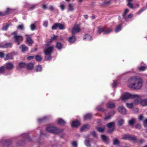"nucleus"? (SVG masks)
Returning <instances> with one entry per match:
<instances>
[{
	"mask_svg": "<svg viewBox=\"0 0 147 147\" xmlns=\"http://www.w3.org/2000/svg\"><path fill=\"white\" fill-rule=\"evenodd\" d=\"M143 81L142 78L137 76H132L128 79L127 82L128 86L131 88L139 89L142 86Z\"/></svg>",
	"mask_w": 147,
	"mask_h": 147,
	"instance_id": "obj_1",
	"label": "nucleus"
},
{
	"mask_svg": "<svg viewBox=\"0 0 147 147\" xmlns=\"http://www.w3.org/2000/svg\"><path fill=\"white\" fill-rule=\"evenodd\" d=\"M138 95L133 94H132L126 92L121 97V98L122 100H124L129 98H134V103L135 105H138V98H139Z\"/></svg>",
	"mask_w": 147,
	"mask_h": 147,
	"instance_id": "obj_2",
	"label": "nucleus"
},
{
	"mask_svg": "<svg viewBox=\"0 0 147 147\" xmlns=\"http://www.w3.org/2000/svg\"><path fill=\"white\" fill-rule=\"evenodd\" d=\"M13 35V39L14 42L18 45H19L23 40V38L22 36L18 35L17 31H15L11 34Z\"/></svg>",
	"mask_w": 147,
	"mask_h": 147,
	"instance_id": "obj_3",
	"label": "nucleus"
},
{
	"mask_svg": "<svg viewBox=\"0 0 147 147\" xmlns=\"http://www.w3.org/2000/svg\"><path fill=\"white\" fill-rule=\"evenodd\" d=\"M46 129L47 131L55 134L60 133H62L63 135L65 134L63 133V130L58 129L54 127L51 126L47 127Z\"/></svg>",
	"mask_w": 147,
	"mask_h": 147,
	"instance_id": "obj_4",
	"label": "nucleus"
},
{
	"mask_svg": "<svg viewBox=\"0 0 147 147\" xmlns=\"http://www.w3.org/2000/svg\"><path fill=\"white\" fill-rule=\"evenodd\" d=\"M80 25L78 24H75L72 29L71 32L73 35H74L80 32Z\"/></svg>",
	"mask_w": 147,
	"mask_h": 147,
	"instance_id": "obj_5",
	"label": "nucleus"
},
{
	"mask_svg": "<svg viewBox=\"0 0 147 147\" xmlns=\"http://www.w3.org/2000/svg\"><path fill=\"white\" fill-rule=\"evenodd\" d=\"M58 28L60 30H63L65 29V25L60 23H56L52 27L53 30H56Z\"/></svg>",
	"mask_w": 147,
	"mask_h": 147,
	"instance_id": "obj_6",
	"label": "nucleus"
},
{
	"mask_svg": "<svg viewBox=\"0 0 147 147\" xmlns=\"http://www.w3.org/2000/svg\"><path fill=\"white\" fill-rule=\"evenodd\" d=\"M115 123L111 122L108 123L107 125V126L109 128L108 132L109 133H111L113 132L115 129Z\"/></svg>",
	"mask_w": 147,
	"mask_h": 147,
	"instance_id": "obj_7",
	"label": "nucleus"
},
{
	"mask_svg": "<svg viewBox=\"0 0 147 147\" xmlns=\"http://www.w3.org/2000/svg\"><path fill=\"white\" fill-rule=\"evenodd\" d=\"M53 49V46H51L46 48L44 51V52L45 55H51Z\"/></svg>",
	"mask_w": 147,
	"mask_h": 147,
	"instance_id": "obj_8",
	"label": "nucleus"
},
{
	"mask_svg": "<svg viewBox=\"0 0 147 147\" xmlns=\"http://www.w3.org/2000/svg\"><path fill=\"white\" fill-rule=\"evenodd\" d=\"M139 98H138V104L140 103V104L143 106H146L147 105V98H145L144 99H141V96L138 95Z\"/></svg>",
	"mask_w": 147,
	"mask_h": 147,
	"instance_id": "obj_9",
	"label": "nucleus"
},
{
	"mask_svg": "<svg viewBox=\"0 0 147 147\" xmlns=\"http://www.w3.org/2000/svg\"><path fill=\"white\" fill-rule=\"evenodd\" d=\"M12 46V43L10 42L6 43L5 44H0V48H11Z\"/></svg>",
	"mask_w": 147,
	"mask_h": 147,
	"instance_id": "obj_10",
	"label": "nucleus"
},
{
	"mask_svg": "<svg viewBox=\"0 0 147 147\" xmlns=\"http://www.w3.org/2000/svg\"><path fill=\"white\" fill-rule=\"evenodd\" d=\"M119 112L122 114H125L126 113V110L125 108L123 106H120L118 108Z\"/></svg>",
	"mask_w": 147,
	"mask_h": 147,
	"instance_id": "obj_11",
	"label": "nucleus"
},
{
	"mask_svg": "<svg viewBox=\"0 0 147 147\" xmlns=\"http://www.w3.org/2000/svg\"><path fill=\"white\" fill-rule=\"evenodd\" d=\"M5 67L9 70L12 69L14 67L13 64L11 63H7L5 64Z\"/></svg>",
	"mask_w": 147,
	"mask_h": 147,
	"instance_id": "obj_12",
	"label": "nucleus"
},
{
	"mask_svg": "<svg viewBox=\"0 0 147 147\" xmlns=\"http://www.w3.org/2000/svg\"><path fill=\"white\" fill-rule=\"evenodd\" d=\"M133 14L132 13H129L127 16H125L123 17V18H124L125 20L128 22L129 20H131V18L133 17Z\"/></svg>",
	"mask_w": 147,
	"mask_h": 147,
	"instance_id": "obj_13",
	"label": "nucleus"
},
{
	"mask_svg": "<svg viewBox=\"0 0 147 147\" xmlns=\"http://www.w3.org/2000/svg\"><path fill=\"white\" fill-rule=\"evenodd\" d=\"M27 64L25 63L21 62L19 63L18 65L17 66V68L19 69L20 68H24L26 67Z\"/></svg>",
	"mask_w": 147,
	"mask_h": 147,
	"instance_id": "obj_14",
	"label": "nucleus"
},
{
	"mask_svg": "<svg viewBox=\"0 0 147 147\" xmlns=\"http://www.w3.org/2000/svg\"><path fill=\"white\" fill-rule=\"evenodd\" d=\"M107 107L108 108L113 109L115 107V105L113 102H109L107 104Z\"/></svg>",
	"mask_w": 147,
	"mask_h": 147,
	"instance_id": "obj_15",
	"label": "nucleus"
},
{
	"mask_svg": "<svg viewBox=\"0 0 147 147\" xmlns=\"http://www.w3.org/2000/svg\"><path fill=\"white\" fill-rule=\"evenodd\" d=\"M20 48L21 49L23 52L27 51L28 49V48L24 45H22L20 47Z\"/></svg>",
	"mask_w": 147,
	"mask_h": 147,
	"instance_id": "obj_16",
	"label": "nucleus"
},
{
	"mask_svg": "<svg viewBox=\"0 0 147 147\" xmlns=\"http://www.w3.org/2000/svg\"><path fill=\"white\" fill-rule=\"evenodd\" d=\"M89 128L90 126L88 124H85L81 128L80 130L81 131H83L86 129H89Z\"/></svg>",
	"mask_w": 147,
	"mask_h": 147,
	"instance_id": "obj_17",
	"label": "nucleus"
},
{
	"mask_svg": "<svg viewBox=\"0 0 147 147\" xmlns=\"http://www.w3.org/2000/svg\"><path fill=\"white\" fill-rule=\"evenodd\" d=\"M105 30V27H101L99 26L98 27L97 32L98 33L100 34L102 32L104 33V31Z\"/></svg>",
	"mask_w": 147,
	"mask_h": 147,
	"instance_id": "obj_18",
	"label": "nucleus"
},
{
	"mask_svg": "<svg viewBox=\"0 0 147 147\" xmlns=\"http://www.w3.org/2000/svg\"><path fill=\"white\" fill-rule=\"evenodd\" d=\"M25 36H27L26 38V40L27 42L29 44H32L33 42V41L31 38L28 35L26 34Z\"/></svg>",
	"mask_w": 147,
	"mask_h": 147,
	"instance_id": "obj_19",
	"label": "nucleus"
},
{
	"mask_svg": "<svg viewBox=\"0 0 147 147\" xmlns=\"http://www.w3.org/2000/svg\"><path fill=\"white\" fill-rule=\"evenodd\" d=\"M92 117V115L91 113H88L85 115L84 116V120H89L91 119Z\"/></svg>",
	"mask_w": 147,
	"mask_h": 147,
	"instance_id": "obj_20",
	"label": "nucleus"
},
{
	"mask_svg": "<svg viewBox=\"0 0 147 147\" xmlns=\"http://www.w3.org/2000/svg\"><path fill=\"white\" fill-rule=\"evenodd\" d=\"M80 123L78 121H74L71 123V125L72 126L76 127L79 125Z\"/></svg>",
	"mask_w": 147,
	"mask_h": 147,
	"instance_id": "obj_21",
	"label": "nucleus"
},
{
	"mask_svg": "<svg viewBox=\"0 0 147 147\" xmlns=\"http://www.w3.org/2000/svg\"><path fill=\"white\" fill-rule=\"evenodd\" d=\"M112 31V29L111 28H109L107 29H106V28L105 27V30L104 31V34H107L110 33Z\"/></svg>",
	"mask_w": 147,
	"mask_h": 147,
	"instance_id": "obj_22",
	"label": "nucleus"
},
{
	"mask_svg": "<svg viewBox=\"0 0 147 147\" xmlns=\"http://www.w3.org/2000/svg\"><path fill=\"white\" fill-rule=\"evenodd\" d=\"M33 63H30L27 64L26 67L28 70H30L32 69L33 68Z\"/></svg>",
	"mask_w": 147,
	"mask_h": 147,
	"instance_id": "obj_23",
	"label": "nucleus"
},
{
	"mask_svg": "<svg viewBox=\"0 0 147 147\" xmlns=\"http://www.w3.org/2000/svg\"><path fill=\"white\" fill-rule=\"evenodd\" d=\"M137 139L136 136H130L129 140H131L134 142H136Z\"/></svg>",
	"mask_w": 147,
	"mask_h": 147,
	"instance_id": "obj_24",
	"label": "nucleus"
},
{
	"mask_svg": "<svg viewBox=\"0 0 147 147\" xmlns=\"http://www.w3.org/2000/svg\"><path fill=\"white\" fill-rule=\"evenodd\" d=\"M101 138L102 140L104 142H107L109 140V139L108 137H107L105 135H101Z\"/></svg>",
	"mask_w": 147,
	"mask_h": 147,
	"instance_id": "obj_25",
	"label": "nucleus"
},
{
	"mask_svg": "<svg viewBox=\"0 0 147 147\" xmlns=\"http://www.w3.org/2000/svg\"><path fill=\"white\" fill-rule=\"evenodd\" d=\"M57 123L60 125H63L66 123V122L62 119H59L57 121Z\"/></svg>",
	"mask_w": 147,
	"mask_h": 147,
	"instance_id": "obj_26",
	"label": "nucleus"
},
{
	"mask_svg": "<svg viewBox=\"0 0 147 147\" xmlns=\"http://www.w3.org/2000/svg\"><path fill=\"white\" fill-rule=\"evenodd\" d=\"M76 40V38L74 36H72L69 37L68 38V41L69 42L73 43Z\"/></svg>",
	"mask_w": 147,
	"mask_h": 147,
	"instance_id": "obj_27",
	"label": "nucleus"
},
{
	"mask_svg": "<svg viewBox=\"0 0 147 147\" xmlns=\"http://www.w3.org/2000/svg\"><path fill=\"white\" fill-rule=\"evenodd\" d=\"M135 119L134 118H132L129 121V124L131 125H133L135 123Z\"/></svg>",
	"mask_w": 147,
	"mask_h": 147,
	"instance_id": "obj_28",
	"label": "nucleus"
},
{
	"mask_svg": "<svg viewBox=\"0 0 147 147\" xmlns=\"http://www.w3.org/2000/svg\"><path fill=\"white\" fill-rule=\"evenodd\" d=\"M130 136V135L129 134H124L123 136L122 139L125 140H129Z\"/></svg>",
	"mask_w": 147,
	"mask_h": 147,
	"instance_id": "obj_29",
	"label": "nucleus"
},
{
	"mask_svg": "<svg viewBox=\"0 0 147 147\" xmlns=\"http://www.w3.org/2000/svg\"><path fill=\"white\" fill-rule=\"evenodd\" d=\"M121 28L122 25L121 24H120L118 25L116 27L115 30V32L117 33L120 31L121 29Z\"/></svg>",
	"mask_w": 147,
	"mask_h": 147,
	"instance_id": "obj_30",
	"label": "nucleus"
},
{
	"mask_svg": "<svg viewBox=\"0 0 147 147\" xmlns=\"http://www.w3.org/2000/svg\"><path fill=\"white\" fill-rule=\"evenodd\" d=\"M5 67L4 66H2L0 67V74H3L5 71Z\"/></svg>",
	"mask_w": 147,
	"mask_h": 147,
	"instance_id": "obj_31",
	"label": "nucleus"
},
{
	"mask_svg": "<svg viewBox=\"0 0 147 147\" xmlns=\"http://www.w3.org/2000/svg\"><path fill=\"white\" fill-rule=\"evenodd\" d=\"M96 129H97V131L100 132H103L105 129V127H96Z\"/></svg>",
	"mask_w": 147,
	"mask_h": 147,
	"instance_id": "obj_32",
	"label": "nucleus"
},
{
	"mask_svg": "<svg viewBox=\"0 0 147 147\" xmlns=\"http://www.w3.org/2000/svg\"><path fill=\"white\" fill-rule=\"evenodd\" d=\"M84 40L86 39L87 40H92L91 36L88 34H86L85 36V37L83 39Z\"/></svg>",
	"mask_w": 147,
	"mask_h": 147,
	"instance_id": "obj_33",
	"label": "nucleus"
},
{
	"mask_svg": "<svg viewBox=\"0 0 147 147\" xmlns=\"http://www.w3.org/2000/svg\"><path fill=\"white\" fill-rule=\"evenodd\" d=\"M56 47L59 49H60L62 47V45L60 43L57 42Z\"/></svg>",
	"mask_w": 147,
	"mask_h": 147,
	"instance_id": "obj_34",
	"label": "nucleus"
},
{
	"mask_svg": "<svg viewBox=\"0 0 147 147\" xmlns=\"http://www.w3.org/2000/svg\"><path fill=\"white\" fill-rule=\"evenodd\" d=\"M52 57L51 55H46L45 57V60L46 61H50L51 60Z\"/></svg>",
	"mask_w": 147,
	"mask_h": 147,
	"instance_id": "obj_35",
	"label": "nucleus"
},
{
	"mask_svg": "<svg viewBox=\"0 0 147 147\" xmlns=\"http://www.w3.org/2000/svg\"><path fill=\"white\" fill-rule=\"evenodd\" d=\"M11 25V24H6L5 26H4L3 27V28H2V30H7L9 26Z\"/></svg>",
	"mask_w": 147,
	"mask_h": 147,
	"instance_id": "obj_36",
	"label": "nucleus"
},
{
	"mask_svg": "<svg viewBox=\"0 0 147 147\" xmlns=\"http://www.w3.org/2000/svg\"><path fill=\"white\" fill-rule=\"evenodd\" d=\"M36 60L38 61H40L42 59L41 57L39 55H36L35 57Z\"/></svg>",
	"mask_w": 147,
	"mask_h": 147,
	"instance_id": "obj_37",
	"label": "nucleus"
},
{
	"mask_svg": "<svg viewBox=\"0 0 147 147\" xmlns=\"http://www.w3.org/2000/svg\"><path fill=\"white\" fill-rule=\"evenodd\" d=\"M84 143L85 145L88 147H90L91 146L89 141L88 140H86L84 141Z\"/></svg>",
	"mask_w": 147,
	"mask_h": 147,
	"instance_id": "obj_38",
	"label": "nucleus"
},
{
	"mask_svg": "<svg viewBox=\"0 0 147 147\" xmlns=\"http://www.w3.org/2000/svg\"><path fill=\"white\" fill-rule=\"evenodd\" d=\"M74 9L71 3H69V5L68 11H72Z\"/></svg>",
	"mask_w": 147,
	"mask_h": 147,
	"instance_id": "obj_39",
	"label": "nucleus"
},
{
	"mask_svg": "<svg viewBox=\"0 0 147 147\" xmlns=\"http://www.w3.org/2000/svg\"><path fill=\"white\" fill-rule=\"evenodd\" d=\"M42 67L40 65H38L36 68V72H39L41 71Z\"/></svg>",
	"mask_w": 147,
	"mask_h": 147,
	"instance_id": "obj_40",
	"label": "nucleus"
},
{
	"mask_svg": "<svg viewBox=\"0 0 147 147\" xmlns=\"http://www.w3.org/2000/svg\"><path fill=\"white\" fill-rule=\"evenodd\" d=\"M30 29L32 30H34L36 28V25L34 24H32L30 26Z\"/></svg>",
	"mask_w": 147,
	"mask_h": 147,
	"instance_id": "obj_41",
	"label": "nucleus"
},
{
	"mask_svg": "<svg viewBox=\"0 0 147 147\" xmlns=\"http://www.w3.org/2000/svg\"><path fill=\"white\" fill-rule=\"evenodd\" d=\"M146 69V67L144 66H142L138 68V70L139 71H143Z\"/></svg>",
	"mask_w": 147,
	"mask_h": 147,
	"instance_id": "obj_42",
	"label": "nucleus"
},
{
	"mask_svg": "<svg viewBox=\"0 0 147 147\" xmlns=\"http://www.w3.org/2000/svg\"><path fill=\"white\" fill-rule=\"evenodd\" d=\"M18 29L22 30H24V25L23 24L19 25L18 27Z\"/></svg>",
	"mask_w": 147,
	"mask_h": 147,
	"instance_id": "obj_43",
	"label": "nucleus"
},
{
	"mask_svg": "<svg viewBox=\"0 0 147 147\" xmlns=\"http://www.w3.org/2000/svg\"><path fill=\"white\" fill-rule=\"evenodd\" d=\"M71 145L74 147H76L78 146L77 142L76 141H73L71 143Z\"/></svg>",
	"mask_w": 147,
	"mask_h": 147,
	"instance_id": "obj_44",
	"label": "nucleus"
},
{
	"mask_svg": "<svg viewBox=\"0 0 147 147\" xmlns=\"http://www.w3.org/2000/svg\"><path fill=\"white\" fill-rule=\"evenodd\" d=\"M120 142L118 139H116L114 140L113 141V144L114 145H117L119 144Z\"/></svg>",
	"mask_w": 147,
	"mask_h": 147,
	"instance_id": "obj_45",
	"label": "nucleus"
},
{
	"mask_svg": "<svg viewBox=\"0 0 147 147\" xmlns=\"http://www.w3.org/2000/svg\"><path fill=\"white\" fill-rule=\"evenodd\" d=\"M124 122L123 119H121L119 120L118 121V124L119 125H121L123 124Z\"/></svg>",
	"mask_w": 147,
	"mask_h": 147,
	"instance_id": "obj_46",
	"label": "nucleus"
},
{
	"mask_svg": "<svg viewBox=\"0 0 147 147\" xmlns=\"http://www.w3.org/2000/svg\"><path fill=\"white\" fill-rule=\"evenodd\" d=\"M127 5L131 9H133L134 8V7L133 6V5L131 2H128Z\"/></svg>",
	"mask_w": 147,
	"mask_h": 147,
	"instance_id": "obj_47",
	"label": "nucleus"
},
{
	"mask_svg": "<svg viewBox=\"0 0 147 147\" xmlns=\"http://www.w3.org/2000/svg\"><path fill=\"white\" fill-rule=\"evenodd\" d=\"M126 106L129 108H131L133 107V104L132 103H126Z\"/></svg>",
	"mask_w": 147,
	"mask_h": 147,
	"instance_id": "obj_48",
	"label": "nucleus"
},
{
	"mask_svg": "<svg viewBox=\"0 0 147 147\" xmlns=\"http://www.w3.org/2000/svg\"><path fill=\"white\" fill-rule=\"evenodd\" d=\"M129 11V10L128 9H126L125 10L124 12V13H123L122 15L123 18V17H124L126 16V14H127V13H128Z\"/></svg>",
	"mask_w": 147,
	"mask_h": 147,
	"instance_id": "obj_49",
	"label": "nucleus"
},
{
	"mask_svg": "<svg viewBox=\"0 0 147 147\" xmlns=\"http://www.w3.org/2000/svg\"><path fill=\"white\" fill-rule=\"evenodd\" d=\"M57 38V36L56 35H54L53 37H52L50 39V42H51L55 40Z\"/></svg>",
	"mask_w": 147,
	"mask_h": 147,
	"instance_id": "obj_50",
	"label": "nucleus"
},
{
	"mask_svg": "<svg viewBox=\"0 0 147 147\" xmlns=\"http://www.w3.org/2000/svg\"><path fill=\"white\" fill-rule=\"evenodd\" d=\"M37 5V4H35L32 5V7H31L28 9V10H32L34 9H35L36 6Z\"/></svg>",
	"mask_w": 147,
	"mask_h": 147,
	"instance_id": "obj_51",
	"label": "nucleus"
},
{
	"mask_svg": "<svg viewBox=\"0 0 147 147\" xmlns=\"http://www.w3.org/2000/svg\"><path fill=\"white\" fill-rule=\"evenodd\" d=\"M91 134L94 137H97V135L95 132L93 131L91 133Z\"/></svg>",
	"mask_w": 147,
	"mask_h": 147,
	"instance_id": "obj_52",
	"label": "nucleus"
},
{
	"mask_svg": "<svg viewBox=\"0 0 147 147\" xmlns=\"http://www.w3.org/2000/svg\"><path fill=\"white\" fill-rule=\"evenodd\" d=\"M47 119V117H45L42 119H38V121L39 122H41L43 121L45 119Z\"/></svg>",
	"mask_w": 147,
	"mask_h": 147,
	"instance_id": "obj_53",
	"label": "nucleus"
},
{
	"mask_svg": "<svg viewBox=\"0 0 147 147\" xmlns=\"http://www.w3.org/2000/svg\"><path fill=\"white\" fill-rule=\"evenodd\" d=\"M111 0H108V1H105L104 2V4L105 5H109L110 4Z\"/></svg>",
	"mask_w": 147,
	"mask_h": 147,
	"instance_id": "obj_54",
	"label": "nucleus"
},
{
	"mask_svg": "<svg viewBox=\"0 0 147 147\" xmlns=\"http://www.w3.org/2000/svg\"><path fill=\"white\" fill-rule=\"evenodd\" d=\"M96 109L100 111H104L105 110L104 109H103L102 107H100L98 108V107H97L96 108Z\"/></svg>",
	"mask_w": 147,
	"mask_h": 147,
	"instance_id": "obj_55",
	"label": "nucleus"
},
{
	"mask_svg": "<svg viewBox=\"0 0 147 147\" xmlns=\"http://www.w3.org/2000/svg\"><path fill=\"white\" fill-rule=\"evenodd\" d=\"M115 113V112L114 111H111L109 112L108 114L110 115H111V117L114 115Z\"/></svg>",
	"mask_w": 147,
	"mask_h": 147,
	"instance_id": "obj_56",
	"label": "nucleus"
},
{
	"mask_svg": "<svg viewBox=\"0 0 147 147\" xmlns=\"http://www.w3.org/2000/svg\"><path fill=\"white\" fill-rule=\"evenodd\" d=\"M145 9V8H142L138 12V14H140V13H142L143 11H144Z\"/></svg>",
	"mask_w": 147,
	"mask_h": 147,
	"instance_id": "obj_57",
	"label": "nucleus"
},
{
	"mask_svg": "<svg viewBox=\"0 0 147 147\" xmlns=\"http://www.w3.org/2000/svg\"><path fill=\"white\" fill-rule=\"evenodd\" d=\"M48 25V22L47 21H45L43 23V25L45 27H47Z\"/></svg>",
	"mask_w": 147,
	"mask_h": 147,
	"instance_id": "obj_58",
	"label": "nucleus"
},
{
	"mask_svg": "<svg viewBox=\"0 0 147 147\" xmlns=\"http://www.w3.org/2000/svg\"><path fill=\"white\" fill-rule=\"evenodd\" d=\"M111 117V115H110L108 114V115L106 116L104 118V119L106 120H107L110 119Z\"/></svg>",
	"mask_w": 147,
	"mask_h": 147,
	"instance_id": "obj_59",
	"label": "nucleus"
},
{
	"mask_svg": "<svg viewBox=\"0 0 147 147\" xmlns=\"http://www.w3.org/2000/svg\"><path fill=\"white\" fill-rule=\"evenodd\" d=\"M135 127L136 128L139 129L141 127V125L140 124H138L136 125Z\"/></svg>",
	"mask_w": 147,
	"mask_h": 147,
	"instance_id": "obj_60",
	"label": "nucleus"
},
{
	"mask_svg": "<svg viewBox=\"0 0 147 147\" xmlns=\"http://www.w3.org/2000/svg\"><path fill=\"white\" fill-rule=\"evenodd\" d=\"M143 124L145 127H146V125H147V119H145V120L143 121Z\"/></svg>",
	"mask_w": 147,
	"mask_h": 147,
	"instance_id": "obj_61",
	"label": "nucleus"
},
{
	"mask_svg": "<svg viewBox=\"0 0 147 147\" xmlns=\"http://www.w3.org/2000/svg\"><path fill=\"white\" fill-rule=\"evenodd\" d=\"M34 57L33 56H29L27 57V59L28 60H30L33 59L34 58Z\"/></svg>",
	"mask_w": 147,
	"mask_h": 147,
	"instance_id": "obj_62",
	"label": "nucleus"
},
{
	"mask_svg": "<svg viewBox=\"0 0 147 147\" xmlns=\"http://www.w3.org/2000/svg\"><path fill=\"white\" fill-rule=\"evenodd\" d=\"M112 85L113 88L116 87L117 85L114 81H113V83L112 84Z\"/></svg>",
	"mask_w": 147,
	"mask_h": 147,
	"instance_id": "obj_63",
	"label": "nucleus"
},
{
	"mask_svg": "<svg viewBox=\"0 0 147 147\" xmlns=\"http://www.w3.org/2000/svg\"><path fill=\"white\" fill-rule=\"evenodd\" d=\"M9 55L8 54H7L5 55V60H7L9 59Z\"/></svg>",
	"mask_w": 147,
	"mask_h": 147,
	"instance_id": "obj_64",
	"label": "nucleus"
}]
</instances>
